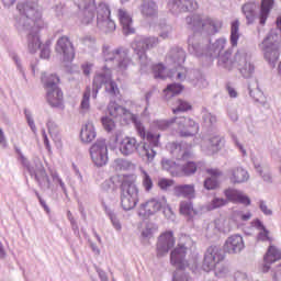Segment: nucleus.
I'll list each match as a JSON object with an SVG mask.
<instances>
[{
    "label": "nucleus",
    "instance_id": "1",
    "mask_svg": "<svg viewBox=\"0 0 281 281\" xmlns=\"http://www.w3.org/2000/svg\"><path fill=\"white\" fill-rule=\"evenodd\" d=\"M18 10L23 16V27L29 30L27 34V49L30 54H36L38 49H41V30H45L47 24L45 20H43V10L38 2L31 1V2H22L18 4Z\"/></svg>",
    "mask_w": 281,
    "mask_h": 281
},
{
    "label": "nucleus",
    "instance_id": "2",
    "mask_svg": "<svg viewBox=\"0 0 281 281\" xmlns=\"http://www.w3.org/2000/svg\"><path fill=\"white\" fill-rule=\"evenodd\" d=\"M139 203V190L134 181L124 180L121 184V207L128 212L135 210Z\"/></svg>",
    "mask_w": 281,
    "mask_h": 281
},
{
    "label": "nucleus",
    "instance_id": "3",
    "mask_svg": "<svg viewBox=\"0 0 281 281\" xmlns=\"http://www.w3.org/2000/svg\"><path fill=\"white\" fill-rule=\"evenodd\" d=\"M187 254L188 247L183 246L182 244H178V246L170 254V262L178 269L173 276V281H190L188 274H181L180 272L188 267V260L186 259Z\"/></svg>",
    "mask_w": 281,
    "mask_h": 281
},
{
    "label": "nucleus",
    "instance_id": "4",
    "mask_svg": "<svg viewBox=\"0 0 281 281\" xmlns=\"http://www.w3.org/2000/svg\"><path fill=\"white\" fill-rule=\"evenodd\" d=\"M90 157L95 166H106L109 161V147L106 146L105 139H98L90 147Z\"/></svg>",
    "mask_w": 281,
    "mask_h": 281
},
{
    "label": "nucleus",
    "instance_id": "5",
    "mask_svg": "<svg viewBox=\"0 0 281 281\" xmlns=\"http://www.w3.org/2000/svg\"><path fill=\"white\" fill-rule=\"evenodd\" d=\"M58 55L64 63H71L76 58V48H74V43L66 35L59 37L55 47Z\"/></svg>",
    "mask_w": 281,
    "mask_h": 281
},
{
    "label": "nucleus",
    "instance_id": "6",
    "mask_svg": "<svg viewBox=\"0 0 281 281\" xmlns=\"http://www.w3.org/2000/svg\"><path fill=\"white\" fill-rule=\"evenodd\" d=\"M223 260H225V256L221 252V248L211 246L204 255L202 267L204 271H212V269H216V265L223 262Z\"/></svg>",
    "mask_w": 281,
    "mask_h": 281
},
{
    "label": "nucleus",
    "instance_id": "7",
    "mask_svg": "<svg viewBox=\"0 0 281 281\" xmlns=\"http://www.w3.org/2000/svg\"><path fill=\"white\" fill-rule=\"evenodd\" d=\"M177 243V239H175V233L172 231H166L164 232L159 237L157 241L156 247V254L157 258H161L166 256L175 247V244Z\"/></svg>",
    "mask_w": 281,
    "mask_h": 281
},
{
    "label": "nucleus",
    "instance_id": "8",
    "mask_svg": "<svg viewBox=\"0 0 281 281\" xmlns=\"http://www.w3.org/2000/svg\"><path fill=\"white\" fill-rule=\"evenodd\" d=\"M176 120L180 137H192V135H196V133H199V124H196L194 120L184 116Z\"/></svg>",
    "mask_w": 281,
    "mask_h": 281
},
{
    "label": "nucleus",
    "instance_id": "9",
    "mask_svg": "<svg viewBox=\"0 0 281 281\" xmlns=\"http://www.w3.org/2000/svg\"><path fill=\"white\" fill-rule=\"evenodd\" d=\"M189 23H193L194 27H201L209 32V34H216L221 27H223V22L221 20H214L212 18H207L205 20H200L199 18L189 19Z\"/></svg>",
    "mask_w": 281,
    "mask_h": 281
},
{
    "label": "nucleus",
    "instance_id": "10",
    "mask_svg": "<svg viewBox=\"0 0 281 281\" xmlns=\"http://www.w3.org/2000/svg\"><path fill=\"white\" fill-rule=\"evenodd\" d=\"M245 249V240L243 236L235 234L227 237L224 243L223 251L224 254L235 255L240 254Z\"/></svg>",
    "mask_w": 281,
    "mask_h": 281
},
{
    "label": "nucleus",
    "instance_id": "11",
    "mask_svg": "<svg viewBox=\"0 0 281 281\" xmlns=\"http://www.w3.org/2000/svg\"><path fill=\"white\" fill-rule=\"evenodd\" d=\"M105 60H115V58H123L119 63V68L124 71L128 68V65H131V58H128V53L124 49H115V50H109V48H104L103 50Z\"/></svg>",
    "mask_w": 281,
    "mask_h": 281
},
{
    "label": "nucleus",
    "instance_id": "12",
    "mask_svg": "<svg viewBox=\"0 0 281 281\" xmlns=\"http://www.w3.org/2000/svg\"><path fill=\"white\" fill-rule=\"evenodd\" d=\"M281 260V251L274 245H270L265 257L263 265L261 266L262 273H267L271 269V265Z\"/></svg>",
    "mask_w": 281,
    "mask_h": 281
},
{
    "label": "nucleus",
    "instance_id": "13",
    "mask_svg": "<svg viewBox=\"0 0 281 281\" xmlns=\"http://www.w3.org/2000/svg\"><path fill=\"white\" fill-rule=\"evenodd\" d=\"M157 45H159V40L157 37H147L134 44V49L138 58H144V56H146V52H148V49H153V47H157Z\"/></svg>",
    "mask_w": 281,
    "mask_h": 281
},
{
    "label": "nucleus",
    "instance_id": "14",
    "mask_svg": "<svg viewBox=\"0 0 281 281\" xmlns=\"http://www.w3.org/2000/svg\"><path fill=\"white\" fill-rule=\"evenodd\" d=\"M46 101L53 108L60 109L65 104V94L63 89L54 88L46 91Z\"/></svg>",
    "mask_w": 281,
    "mask_h": 281
},
{
    "label": "nucleus",
    "instance_id": "15",
    "mask_svg": "<svg viewBox=\"0 0 281 281\" xmlns=\"http://www.w3.org/2000/svg\"><path fill=\"white\" fill-rule=\"evenodd\" d=\"M224 196H226L227 203H241V205H251V200L249 196L245 195L243 192L236 189H226L224 191Z\"/></svg>",
    "mask_w": 281,
    "mask_h": 281
},
{
    "label": "nucleus",
    "instance_id": "16",
    "mask_svg": "<svg viewBox=\"0 0 281 281\" xmlns=\"http://www.w3.org/2000/svg\"><path fill=\"white\" fill-rule=\"evenodd\" d=\"M138 147L139 143L135 137L125 136L119 142V150L125 156L133 155Z\"/></svg>",
    "mask_w": 281,
    "mask_h": 281
},
{
    "label": "nucleus",
    "instance_id": "17",
    "mask_svg": "<svg viewBox=\"0 0 281 281\" xmlns=\"http://www.w3.org/2000/svg\"><path fill=\"white\" fill-rule=\"evenodd\" d=\"M161 210V202L157 199H150L147 202L140 204L138 209L139 216H153Z\"/></svg>",
    "mask_w": 281,
    "mask_h": 281
},
{
    "label": "nucleus",
    "instance_id": "18",
    "mask_svg": "<svg viewBox=\"0 0 281 281\" xmlns=\"http://www.w3.org/2000/svg\"><path fill=\"white\" fill-rule=\"evenodd\" d=\"M274 5L276 0H261L259 13L257 15L260 25H266L267 19H269V14H271Z\"/></svg>",
    "mask_w": 281,
    "mask_h": 281
},
{
    "label": "nucleus",
    "instance_id": "19",
    "mask_svg": "<svg viewBox=\"0 0 281 281\" xmlns=\"http://www.w3.org/2000/svg\"><path fill=\"white\" fill-rule=\"evenodd\" d=\"M265 49H280L281 47V33L277 30L270 31L268 36L262 42Z\"/></svg>",
    "mask_w": 281,
    "mask_h": 281
},
{
    "label": "nucleus",
    "instance_id": "20",
    "mask_svg": "<svg viewBox=\"0 0 281 281\" xmlns=\"http://www.w3.org/2000/svg\"><path fill=\"white\" fill-rule=\"evenodd\" d=\"M179 213L188 218V221H192L199 214V211L194 207L192 201L182 200L179 204Z\"/></svg>",
    "mask_w": 281,
    "mask_h": 281
},
{
    "label": "nucleus",
    "instance_id": "21",
    "mask_svg": "<svg viewBox=\"0 0 281 281\" xmlns=\"http://www.w3.org/2000/svg\"><path fill=\"white\" fill-rule=\"evenodd\" d=\"M119 20L123 27L124 34H135V29L133 27V18L126 10H119Z\"/></svg>",
    "mask_w": 281,
    "mask_h": 281
},
{
    "label": "nucleus",
    "instance_id": "22",
    "mask_svg": "<svg viewBox=\"0 0 281 281\" xmlns=\"http://www.w3.org/2000/svg\"><path fill=\"white\" fill-rule=\"evenodd\" d=\"M41 82L45 89V91H49V89L59 88L60 77L56 74H47L43 72L41 75Z\"/></svg>",
    "mask_w": 281,
    "mask_h": 281
},
{
    "label": "nucleus",
    "instance_id": "23",
    "mask_svg": "<svg viewBox=\"0 0 281 281\" xmlns=\"http://www.w3.org/2000/svg\"><path fill=\"white\" fill-rule=\"evenodd\" d=\"M98 136L93 123H86L80 131V139L83 144H91Z\"/></svg>",
    "mask_w": 281,
    "mask_h": 281
},
{
    "label": "nucleus",
    "instance_id": "24",
    "mask_svg": "<svg viewBox=\"0 0 281 281\" xmlns=\"http://www.w3.org/2000/svg\"><path fill=\"white\" fill-rule=\"evenodd\" d=\"M172 8L179 12H194L199 9V3L194 0H175Z\"/></svg>",
    "mask_w": 281,
    "mask_h": 281
},
{
    "label": "nucleus",
    "instance_id": "25",
    "mask_svg": "<svg viewBox=\"0 0 281 281\" xmlns=\"http://www.w3.org/2000/svg\"><path fill=\"white\" fill-rule=\"evenodd\" d=\"M194 192V184H178L173 188L176 196H184L186 199H193Z\"/></svg>",
    "mask_w": 281,
    "mask_h": 281
},
{
    "label": "nucleus",
    "instance_id": "26",
    "mask_svg": "<svg viewBox=\"0 0 281 281\" xmlns=\"http://www.w3.org/2000/svg\"><path fill=\"white\" fill-rule=\"evenodd\" d=\"M249 180V173L247 170L237 167L231 171V181L232 183H245Z\"/></svg>",
    "mask_w": 281,
    "mask_h": 281
},
{
    "label": "nucleus",
    "instance_id": "27",
    "mask_svg": "<svg viewBox=\"0 0 281 281\" xmlns=\"http://www.w3.org/2000/svg\"><path fill=\"white\" fill-rule=\"evenodd\" d=\"M241 12L246 18L247 24L251 25L256 21V3L247 2L241 7Z\"/></svg>",
    "mask_w": 281,
    "mask_h": 281
},
{
    "label": "nucleus",
    "instance_id": "28",
    "mask_svg": "<svg viewBox=\"0 0 281 281\" xmlns=\"http://www.w3.org/2000/svg\"><path fill=\"white\" fill-rule=\"evenodd\" d=\"M234 218L229 217H220L214 221L213 225L216 229V232H221L222 234H225L227 232H232V221Z\"/></svg>",
    "mask_w": 281,
    "mask_h": 281
},
{
    "label": "nucleus",
    "instance_id": "29",
    "mask_svg": "<svg viewBox=\"0 0 281 281\" xmlns=\"http://www.w3.org/2000/svg\"><path fill=\"white\" fill-rule=\"evenodd\" d=\"M162 92L167 100H171L175 95H179L183 92V86L180 83H170Z\"/></svg>",
    "mask_w": 281,
    "mask_h": 281
},
{
    "label": "nucleus",
    "instance_id": "30",
    "mask_svg": "<svg viewBox=\"0 0 281 281\" xmlns=\"http://www.w3.org/2000/svg\"><path fill=\"white\" fill-rule=\"evenodd\" d=\"M139 155L150 164L155 160V157H157V151H155L153 146L148 145V143H143L142 148L139 149Z\"/></svg>",
    "mask_w": 281,
    "mask_h": 281
},
{
    "label": "nucleus",
    "instance_id": "31",
    "mask_svg": "<svg viewBox=\"0 0 281 281\" xmlns=\"http://www.w3.org/2000/svg\"><path fill=\"white\" fill-rule=\"evenodd\" d=\"M265 59L269 65L276 67V63L280 60V48H265Z\"/></svg>",
    "mask_w": 281,
    "mask_h": 281
},
{
    "label": "nucleus",
    "instance_id": "32",
    "mask_svg": "<svg viewBox=\"0 0 281 281\" xmlns=\"http://www.w3.org/2000/svg\"><path fill=\"white\" fill-rule=\"evenodd\" d=\"M140 12L144 16H155L157 15V3L153 0L144 1Z\"/></svg>",
    "mask_w": 281,
    "mask_h": 281
},
{
    "label": "nucleus",
    "instance_id": "33",
    "mask_svg": "<svg viewBox=\"0 0 281 281\" xmlns=\"http://www.w3.org/2000/svg\"><path fill=\"white\" fill-rule=\"evenodd\" d=\"M240 30V21L235 20L231 24V44L233 47L238 46V38H240V33H238Z\"/></svg>",
    "mask_w": 281,
    "mask_h": 281
},
{
    "label": "nucleus",
    "instance_id": "34",
    "mask_svg": "<svg viewBox=\"0 0 281 281\" xmlns=\"http://www.w3.org/2000/svg\"><path fill=\"white\" fill-rule=\"evenodd\" d=\"M94 20H95V4H92V7H87L86 9H83L81 23L83 25H89V23H93Z\"/></svg>",
    "mask_w": 281,
    "mask_h": 281
},
{
    "label": "nucleus",
    "instance_id": "35",
    "mask_svg": "<svg viewBox=\"0 0 281 281\" xmlns=\"http://www.w3.org/2000/svg\"><path fill=\"white\" fill-rule=\"evenodd\" d=\"M151 74L156 79L166 80L168 78V72L164 64H154L151 66Z\"/></svg>",
    "mask_w": 281,
    "mask_h": 281
},
{
    "label": "nucleus",
    "instance_id": "36",
    "mask_svg": "<svg viewBox=\"0 0 281 281\" xmlns=\"http://www.w3.org/2000/svg\"><path fill=\"white\" fill-rule=\"evenodd\" d=\"M223 144V137L218 135H211L207 139V148L212 153H218L221 145Z\"/></svg>",
    "mask_w": 281,
    "mask_h": 281
},
{
    "label": "nucleus",
    "instance_id": "37",
    "mask_svg": "<svg viewBox=\"0 0 281 281\" xmlns=\"http://www.w3.org/2000/svg\"><path fill=\"white\" fill-rule=\"evenodd\" d=\"M95 16L97 21H104V19H109V16H111V9H109L106 3H100L95 7Z\"/></svg>",
    "mask_w": 281,
    "mask_h": 281
},
{
    "label": "nucleus",
    "instance_id": "38",
    "mask_svg": "<svg viewBox=\"0 0 281 281\" xmlns=\"http://www.w3.org/2000/svg\"><path fill=\"white\" fill-rule=\"evenodd\" d=\"M123 111H124V108L115 102H110L108 105L109 115H111V117H114L115 120H120Z\"/></svg>",
    "mask_w": 281,
    "mask_h": 281
},
{
    "label": "nucleus",
    "instance_id": "39",
    "mask_svg": "<svg viewBox=\"0 0 281 281\" xmlns=\"http://www.w3.org/2000/svg\"><path fill=\"white\" fill-rule=\"evenodd\" d=\"M257 227L258 229H260L261 232L258 234V240H261L262 243H273V237L269 236V231L265 227V225H262V222L257 221Z\"/></svg>",
    "mask_w": 281,
    "mask_h": 281
},
{
    "label": "nucleus",
    "instance_id": "40",
    "mask_svg": "<svg viewBox=\"0 0 281 281\" xmlns=\"http://www.w3.org/2000/svg\"><path fill=\"white\" fill-rule=\"evenodd\" d=\"M168 148L172 155H181L183 160L188 159L191 155L190 151H186L181 148V144L170 143Z\"/></svg>",
    "mask_w": 281,
    "mask_h": 281
},
{
    "label": "nucleus",
    "instance_id": "41",
    "mask_svg": "<svg viewBox=\"0 0 281 281\" xmlns=\"http://www.w3.org/2000/svg\"><path fill=\"white\" fill-rule=\"evenodd\" d=\"M177 108L172 109V113L177 115V113H186V111H191L192 105L188 101H183L182 99H178L176 101Z\"/></svg>",
    "mask_w": 281,
    "mask_h": 281
},
{
    "label": "nucleus",
    "instance_id": "42",
    "mask_svg": "<svg viewBox=\"0 0 281 281\" xmlns=\"http://www.w3.org/2000/svg\"><path fill=\"white\" fill-rule=\"evenodd\" d=\"M119 121L123 124H131V122L135 124L137 121V116L133 114L131 111L126 110V108H123Z\"/></svg>",
    "mask_w": 281,
    "mask_h": 281
},
{
    "label": "nucleus",
    "instance_id": "43",
    "mask_svg": "<svg viewBox=\"0 0 281 281\" xmlns=\"http://www.w3.org/2000/svg\"><path fill=\"white\" fill-rule=\"evenodd\" d=\"M227 205V200L223 198H215L209 204H206V210L212 212L213 210H218V207H225Z\"/></svg>",
    "mask_w": 281,
    "mask_h": 281
},
{
    "label": "nucleus",
    "instance_id": "44",
    "mask_svg": "<svg viewBox=\"0 0 281 281\" xmlns=\"http://www.w3.org/2000/svg\"><path fill=\"white\" fill-rule=\"evenodd\" d=\"M229 56H232V54L226 53L220 59L221 65H223L224 69H227V71H232V69H234V61L229 59Z\"/></svg>",
    "mask_w": 281,
    "mask_h": 281
},
{
    "label": "nucleus",
    "instance_id": "45",
    "mask_svg": "<svg viewBox=\"0 0 281 281\" xmlns=\"http://www.w3.org/2000/svg\"><path fill=\"white\" fill-rule=\"evenodd\" d=\"M106 77L102 74L95 75L94 79H93V87L95 89V93L93 95V98H97L98 95V89L102 88V85H104Z\"/></svg>",
    "mask_w": 281,
    "mask_h": 281
},
{
    "label": "nucleus",
    "instance_id": "46",
    "mask_svg": "<svg viewBox=\"0 0 281 281\" xmlns=\"http://www.w3.org/2000/svg\"><path fill=\"white\" fill-rule=\"evenodd\" d=\"M196 162L194 161H188L183 167H182V172L187 177H190V175H194L196 172Z\"/></svg>",
    "mask_w": 281,
    "mask_h": 281
},
{
    "label": "nucleus",
    "instance_id": "47",
    "mask_svg": "<svg viewBox=\"0 0 281 281\" xmlns=\"http://www.w3.org/2000/svg\"><path fill=\"white\" fill-rule=\"evenodd\" d=\"M145 137L148 142V145L153 146V148H157V146H159V134H153V132H148Z\"/></svg>",
    "mask_w": 281,
    "mask_h": 281
},
{
    "label": "nucleus",
    "instance_id": "48",
    "mask_svg": "<svg viewBox=\"0 0 281 281\" xmlns=\"http://www.w3.org/2000/svg\"><path fill=\"white\" fill-rule=\"evenodd\" d=\"M103 128L108 132L111 133L115 128V121L110 119L109 116L102 117L101 119Z\"/></svg>",
    "mask_w": 281,
    "mask_h": 281
},
{
    "label": "nucleus",
    "instance_id": "49",
    "mask_svg": "<svg viewBox=\"0 0 281 281\" xmlns=\"http://www.w3.org/2000/svg\"><path fill=\"white\" fill-rule=\"evenodd\" d=\"M254 65L250 63H245L243 68H239V71L244 78H251V74H254Z\"/></svg>",
    "mask_w": 281,
    "mask_h": 281
},
{
    "label": "nucleus",
    "instance_id": "50",
    "mask_svg": "<svg viewBox=\"0 0 281 281\" xmlns=\"http://www.w3.org/2000/svg\"><path fill=\"white\" fill-rule=\"evenodd\" d=\"M89 98H91V88L88 87L83 93V98L81 101V109H83L85 111H89Z\"/></svg>",
    "mask_w": 281,
    "mask_h": 281
},
{
    "label": "nucleus",
    "instance_id": "51",
    "mask_svg": "<svg viewBox=\"0 0 281 281\" xmlns=\"http://www.w3.org/2000/svg\"><path fill=\"white\" fill-rule=\"evenodd\" d=\"M204 188L206 190H216V188H218V180H216L215 178H207L204 181Z\"/></svg>",
    "mask_w": 281,
    "mask_h": 281
},
{
    "label": "nucleus",
    "instance_id": "52",
    "mask_svg": "<svg viewBox=\"0 0 281 281\" xmlns=\"http://www.w3.org/2000/svg\"><path fill=\"white\" fill-rule=\"evenodd\" d=\"M74 3L78 5V8H91L95 5V0H74Z\"/></svg>",
    "mask_w": 281,
    "mask_h": 281
},
{
    "label": "nucleus",
    "instance_id": "53",
    "mask_svg": "<svg viewBox=\"0 0 281 281\" xmlns=\"http://www.w3.org/2000/svg\"><path fill=\"white\" fill-rule=\"evenodd\" d=\"M172 186H175V181L170 179L162 178L158 181L160 190H168V188H172Z\"/></svg>",
    "mask_w": 281,
    "mask_h": 281
},
{
    "label": "nucleus",
    "instance_id": "54",
    "mask_svg": "<svg viewBox=\"0 0 281 281\" xmlns=\"http://www.w3.org/2000/svg\"><path fill=\"white\" fill-rule=\"evenodd\" d=\"M143 186L146 192H150V190H153V179H150V176L146 172L144 173Z\"/></svg>",
    "mask_w": 281,
    "mask_h": 281
},
{
    "label": "nucleus",
    "instance_id": "55",
    "mask_svg": "<svg viewBox=\"0 0 281 281\" xmlns=\"http://www.w3.org/2000/svg\"><path fill=\"white\" fill-rule=\"evenodd\" d=\"M206 175L211 177V179L218 180V177L223 176V171L216 168L206 169Z\"/></svg>",
    "mask_w": 281,
    "mask_h": 281
},
{
    "label": "nucleus",
    "instance_id": "56",
    "mask_svg": "<svg viewBox=\"0 0 281 281\" xmlns=\"http://www.w3.org/2000/svg\"><path fill=\"white\" fill-rule=\"evenodd\" d=\"M134 124L136 126V131H137L139 137H142V139H146L147 134H146V128L144 127V125L138 121H136Z\"/></svg>",
    "mask_w": 281,
    "mask_h": 281
},
{
    "label": "nucleus",
    "instance_id": "57",
    "mask_svg": "<svg viewBox=\"0 0 281 281\" xmlns=\"http://www.w3.org/2000/svg\"><path fill=\"white\" fill-rule=\"evenodd\" d=\"M81 69L83 71L85 76H90L91 69H93V64L86 63L81 66Z\"/></svg>",
    "mask_w": 281,
    "mask_h": 281
},
{
    "label": "nucleus",
    "instance_id": "58",
    "mask_svg": "<svg viewBox=\"0 0 281 281\" xmlns=\"http://www.w3.org/2000/svg\"><path fill=\"white\" fill-rule=\"evenodd\" d=\"M110 218L112 221L113 226L115 227V229L117 232H120V229H122V224L120 223V220H117V216L115 215H110Z\"/></svg>",
    "mask_w": 281,
    "mask_h": 281
},
{
    "label": "nucleus",
    "instance_id": "59",
    "mask_svg": "<svg viewBox=\"0 0 281 281\" xmlns=\"http://www.w3.org/2000/svg\"><path fill=\"white\" fill-rule=\"evenodd\" d=\"M116 164L120 166V170H126V168H131V162L124 159H119Z\"/></svg>",
    "mask_w": 281,
    "mask_h": 281
},
{
    "label": "nucleus",
    "instance_id": "60",
    "mask_svg": "<svg viewBox=\"0 0 281 281\" xmlns=\"http://www.w3.org/2000/svg\"><path fill=\"white\" fill-rule=\"evenodd\" d=\"M237 216L240 218V221H249L251 218V214L249 212L245 214L237 212L235 213L234 218H236Z\"/></svg>",
    "mask_w": 281,
    "mask_h": 281
},
{
    "label": "nucleus",
    "instance_id": "61",
    "mask_svg": "<svg viewBox=\"0 0 281 281\" xmlns=\"http://www.w3.org/2000/svg\"><path fill=\"white\" fill-rule=\"evenodd\" d=\"M142 234H143L144 238H150V236H153V234H155V228L147 227L143 231Z\"/></svg>",
    "mask_w": 281,
    "mask_h": 281
},
{
    "label": "nucleus",
    "instance_id": "62",
    "mask_svg": "<svg viewBox=\"0 0 281 281\" xmlns=\"http://www.w3.org/2000/svg\"><path fill=\"white\" fill-rule=\"evenodd\" d=\"M188 76V69L180 68V71L178 72V80H186V77Z\"/></svg>",
    "mask_w": 281,
    "mask_h": 281
},
{
    "label": "nucleus",
    "instance_id": "63",
    "mask_svg": "<svg viewBox=\"0 0 281 281\" xmlns=\"http://www.w3.org/2000/svg\"><path fill=\"white\" fill-rule=\"evenodd\" d=\"M171 124H172V122H170V121H161L158 124V127L160 128V131H166V128H168Z\"/></svg>",
    "mask_w": 281,
    "mask_h": 281
},
{
    "label": "nucleus",
    "instance_id": "64",
    "mask_svg": "<svg viewBox=\"0 0 281 281\" xmlns=\"http://www.w3.org/2000/svg\"><path fill=\"white\" fill-rule=\"evenodd\" d=\"M227 91L231 98H237L238 97V92H236V89H234L231 86H227Z\"/></svg>",
    "mask_w": 281,
    "mask_h": 281
}]
</instances>
